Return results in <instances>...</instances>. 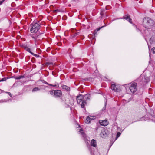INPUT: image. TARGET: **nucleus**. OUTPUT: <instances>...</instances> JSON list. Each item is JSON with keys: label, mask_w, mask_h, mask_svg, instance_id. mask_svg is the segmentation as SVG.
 I'll list each match as a JSON object with an SVG mask.
<instances>
[{"label": "nucleus", "mask_w": 155, "mask_h": 155, "mask_svg": "<svg viewBox=\"0 0 155 155\" xmlns=\"http://www.w3.org/2000/svg\"><path fill=\"white\" fill-rule=\"evenodd\" d=\"M90 97V95L89 94H87L84 96L81 94L77 96V102L81 106L82 108H84L87 103L86 100H89Z\"/></svg>", "instance_id": "nucleus-1"}, {"label": "nucleus", "mask_w": 155, "mask_h": 155, "mask_svg": "<svg viewBox=\"0 0 155 155\" xmlns=\"http://www.w3.org/2000/svg\"><path fill=\"white\" fill-rule=\"evenodd\" d=\"M30 26L31 27V32L32 33L36 34L40 28V23L39 22H33L30 25Z\"/></svg>", "instance_id": "nucleus-2"}, {"label": "nucleus", "mask_w": 155, "mask_h": 155, "mask_svg": "<svg viewBox=\"0 0 155 155\" xmlns=\"http://www.w3.org/2000/svg\"><path fill=\"white\" fill-rule=\"evenodd\" d=\"M154 23V21L149 18H145L143 19V25L146 28H150Z\"/></svg>", "instance_id": "nucleus-3"}, {"label": "nucleus", "mask_w": 155, "mask_h": 155, "mask_svg": "<svg viewBox=\"0 0 155 155\" xmlns=\"http://www.w3.org/2000/svg\"><path fill=\"white\" fill-rule=\"evenodd\" d=\"M139 79L140 80V84L142 85L146 84L150 81L149 77L146 75H141Z\"/></svg>", "instance_id": "nucleus-4"}, {"label": "nucleus", "mask_w": 155, "mask_h": 155, "mask_svg": "<svg viewBox=\"0 0 155 155\" xmlns=\"http://www.w3.org/2000/svg\"><path fill=\"white\" fill-rule=\"evenodd\" d=\"M40 34L38 33L35 34H31L30 36L34 39L35 44L36 45L38 44L39 41H40L39 39Z\"/></svg>", "instance_id": "nucleus-5"}, {"label": "nucleus", "mask_w": 155, "mask_h": 155, "mask_svg": "<svg viewBox=\"0 0 155 155\" xmlns=\"http://www.w3.org/2000/svg\"><path fill=\"white\" fill-rule=\"evenodd\" d=\"M129 88L132 93H134L137 90V83L135 82L131 83L130 86Z\"/></svg>", "instance_id": "nucleus-6"}, {"label": "nucleus", "mask_w": 155, "mask_h": 155, "mask_svg": "<svg viewBox=\"0 0 155 155\" xmlns=\"http://www.w3.org/2000/svg\"><path fill=\"white\" fill-rule=\"evenodd\" d=\"M99 122L101 125L104 126H107L108 124V122L107 120H99Z\"/></svg>", "instance_id": "nucleus-7"}, {"label": "nucleus", "mask_w": 155, "mask_h": 155, "mask_svg": "<svg viewBox=\"0 0 155 155\" xmlns=\"http://www.w3.org/2000/svg\"><path fill=\"white\" fill-rule=\"evenodd\" d=\"M95 118V117L94 116H87L86 120V122L87 123H89L90 122L91 120H94Z\"/></svg>", "instance_id": "nucleus-8"}, {"label": "nucleus", "mask_w": 155, "mask_h": 155, "mask_svg": "<svg viewBox=\"0 0 155 155\" xmlns=\"http://www.w3.org/2000/svg\"><path fill=\"white\" fill-rule=\"evenodd\" d=\"M62 95V92L60 90H55L54 96L55 97H60Z\"/></svg>", "instance_id": "nucleus-9"}, {"label": "nucleus", "mask_w": 155, "mask_h": 155, "mask_svg": "<svg viewBox=\"0 0 155 155\" xmlns=\"http://www.w3.org/2000/svg\"><path fill=\"white\" fill-rule=\"evenodd\" d=\"M42 82L51 86H53L56 88L59 87V84L58 83H56V84L54 85H53L52 84H49L44 80L42 81Z\"/></svg>", "instance_id": "nucleus-10"}, {"label": "nucleus", "mask_w": 155, "mask_h": 155, "mask_svg": "<svg viewBox=\"0 0 155 155\" xmlns=\"http://www.w3.org/2000/svg\"><path fill=\"white\" fill-rule=\"evenodd\" d=\"M111 89L115 92H118V88L115 84H112L111 86Z\"/></svg>", "instance_id": "nucleus-11"}, {"label": "nucleus", "mask_w": 155, "mask_h": 155, "mask_svg": "<svg viewBox=\"0 0 155 155\" xmlns=\"http://www.w3.org/2000/svg\"><path fill=\"white\" fill-rule=\"evenodd\" d=\"M106 12L105 10L104 9L102 10L100 12V14L101 17V18H105L107 16L105 14Z\"/></svg>", "instance_id": "nucleus-12"}, {"label": "nucleus", "mask_w": 155, "mask_h": 155, "mask_svg": "<svg viewBox=\"0 0 155 155\" xmlns=\"http://www.w3.org/2000/svg\"><path fill=\"white\" fill-rule=\"evenodd\" d=\"M123 19H125L128 21L130 23H132V19L130 18V15H126L123 17Z\"/></svg>", "instance_id": "nucleus-13"}, {"label": "nucleus", "mask_w": 155, "mask_h": 155, "mask_svg": "<svg viewBox=\"0 0 155 155\" xmlns=\"http://www.w3.org/2000/svg\"><path fill=\"white\" fill-rule=\"evenodd\" d=\"M91 145L95 147H96L97 146V144L96 141L93 139H92L91 143Z\"/></svg>", "instance_id": "nucleus-14"}, {"label": "nucleus", "mask_w": 155, "mask_h": 155, "mask_svg": "<svg viewBox=\"0 0 155 155\" xmlns=\"http://www.w3.org/2000/svg\"><path fill=\"white\" fill-rule=\"evenodd\" d=\"M62 87L63 89L66 90L67 91H69L70 90V88L69 87L65 85H63L62 86Z\"/></svg>", "instance_id": "nucleus-15"}, {"label": "nucleus", "mask_w": 155, "mask_h": 155, "mask_svg": "<svg viewBox=\"0 0 155 155\" xmlns=\"http://www.w3.org/2000/svg\"><path fill=\"white\" fill-rule=\"evenodd\" d=\"M43 86H39V87H35L32 90V91L33 92H36L40 90L41 89V87Z\"/></svg>", "instance_id": "nucleus-16"}, {"label": "nucleus", "mask_w": 155, "mask_h": 155, "mask_svg": "<svg viewBox=\"0 0 155 155\" xmlns=\"http://www.w3.org/2000/svg\"><path fill=\"white\" fill-rule=\"evenodd\" d=\"M24 49L27 51L28 52H29L31 54H33V53L31 51V49L29 48L28 47L24 46Z\"/></svg>", "instance_id": "nucleus-17"}, {"label": "nucleus", "mask_w": 155, "mask_h": 155, "mask_svg": "<svg viewBox=\"0 0 155 155\" xmlns=\"http://www.w3.org/2000/svg\"><path fill=\"white\" fill-rule=\"evenodd\" d=\"M15 79L19 80L21 78H25V76L23 75H20L18 77H15V76H13V77Z\"/></svg>", "instance_id": "nucleus-18"}, {"label": "nucleus", "mask_w": 155, "mask_h": 155, "mask_svg": "<svg viewBox=\"0 0 155 155\" xmlns=\"http://www.w3.org/2000/svg\"><path fill=\"white\" fill-rule=\"evenodd\" d=\"M79 32H78L75 33H74V34L71 35V39H73L74 38H75L78 35H79Z\"/></svg>", "instance_id": "nucleus-19"}, {"label": "nucleus", "mask_w": 155, "mask_h": 155, "mask_svg": "<svg viewBox=\"0 0 155 155\" xmlns=\"http://www.w3.org/2000/svg\"><path fill=\"white\" fill-rule=\"evenodd\" d=\"M105 132L103 131H102L100 133V136L102 137H105Z\"/></svg>", "instance_id": "nucleus-20"}, {"label": "nucleus", "mask_w": 155, "mask_h": 155, "mask_svg": "<svg viewBox=\"0 0 155 155\" xmlns=\"http://www.w3.org/2000/svg\"><path fill=\"white\" fill-rule=\"evenodd\" d=\"M80 132L81 133V134L83 136V137H85V134L83 132V130L81 129H80Z\"/></svg>", "instance_id": "nucleus-21"}, {"label": "nucleus", "mask_w": 155, "mask_h": 155, "mask_svg": "<svg viewBox=\"0 0 155 155\" xmlns=\"http://www.w3.org/2000/svg\"><path fill=\"white\" fill-rule=\"evenodd\" d=\"M147 120V118L145 116L142 117L141 119V120Z\"/></svg>", "instance_id": "nucleus-22"}, {"label": "nucleus", "mask_w": 155, "mask_h": 155, "mask_svg": "<svg viewBox=\"0 0 155 155\" xmlns=\"http://www.w3.org/2000/svg\"><path fill=\"white\" fill-rule=\"evenodd\" d=\"M104 27V26H102V27H101V28H98L97 30H95L94 31V35H95V34L96 33H97L98 31L100 30V29L101 28H102V27Z\"/></svg>", "instance_id": "nucleus-23"}, {"label": "nucleus", "mask_w": 155, "mask_h": 155, "mask_svg": "<svg viewBox=\"0 0 155 155\" xmlns=\"http://www.w3.org/2000/svg\"><path fill=\"white\" fill-rule=\"evenodd\" d=\"M7 80V78H2L1 80H0V82L1 81H6Z\"/></svg>", "instance_id": "nucleus-24"}, {"label": "nucleus", "mask_w": 155, "mask_h": 155, "mask_svg": "<svg viewBox=\"0 0 155 155\" xmlns=\"http://www.w3.org/2000/svg\"><path fill=\"white\" fill-rule=\"evenodd\" d=\"M54 91L55 90H53L52 91H50V93L51 95L54 94Z\"/></svg>", "instance_id": "nucleus-25"}, {"label": "nucleus", "mask_w": 155, "mask_h": 155, "mask_svg": "<svg viewBox=\"0 0 155 155\" xmlns=\"http://www.w3.org/2000/svg\"><path fill=\"white\" fill-rule=\"evenodd\" d=\"M106 102H105V105H104L103 108V109H102V110H104L106 109Z\"/></svg>", "instance_id": "nucleus-26"}, {"label": "nucleus", "mask_w": 155, "mask_h": 155, "mask_svg": "<svg viewBox=\"0 0 155 155\" xmlns=\"http://www.w3.org/2000/svg\"><path fill=\"white\" fill-rule=\"evenodd\" d=\"M121 134V133L120 132H118L117 134V137L118 138L119 137Z\"/></svg>", "instance_id": "nucleus-27"}, {"label": "nucleus", "mask_w": 155, "mask_h": 155, "mask_svg": "<svg viewBox=\"0 0 155 155\" xmlns=\"http://www.w3.org/2000/svg\"><path fill=\"white\" fill-rule=\"evenodd\" d=\"M33 55L34 56L36 57H38L39 56V55L38 54H35L33 53V54H31Z\"/></svg>", "instance_id": "nucleus-28"}, {"label": "nucleus", "mask_w": 155, "mask_h": 155, "mask_svg": "<svg viewBox=\"0 0 155 155\" xmlns=\"http://www.w3.org/2000/svg\"><path fill=\"white\" fill-rule=\"evenodd\" d=\"M152 50L153 52V53L155 54V47L153 48L152 49Z\"/></svg>", "instance_id": "nucleus-29"}, {"label": "nucleus", "mask_w": 155, "mask_h": 155, "mask_svg": "<svg viewBox=\"0 0 155 155\" xmlns=\"http://www.w3.org/2000/svg\"><path fill=\"white\" fill-rule=\"evenodd\" d=\"M5 0H2L1 1H0V5H1L2 3L4 2L5 1Z\"/></svg>", "instance_id": "nucleus-30"}, {"label": "nucleus", "mask_w": 155, "mask_h": 155, "mask_svg": "<svg viewBox=\"0 0 155 155\" xmlns=\"http://www.w3.org/2000/svg\"><path fill=\"white\" fill-rule=\"evenodd\" d=\"M7 93H8V95L10 96L11 97L12 96H11V93H10V92H6Z\"/></svg>", "instance_id": "nucleus-31"}, {"label": "nucleus", "mask_w": 155, "mask_h": 155, "mask_svg": "<svg viewBox=\"0 0 155 155\" xmlns=\"http://www.w3.org/2000/svg\"><path fill=\"white\" fill-rule=\"evenodd\" d=\"M136 30L137 32H139V31H140V30L138 28H137V27H136Z\"/></svg>", "instance_id": "nucleus-32"}, {"label": "nucleus", "mask_w": 155, "mask_h": 155, "mask_svg": "<svg viewBox=\"0 0 155 155\" xmlns=\"http://www.w3.org/2000/svg\"><path fill=\"white\" fill-rule=\"evenodd\" d=\"M55 11V12H58V10H56Z\"/></svg>", "instance_id": "nucleus-33"}, {"label": "nucleus", "mask_w": 155, "mask_h": 155, "mask_svg": "<svg viewBox=\"0 0 155 155\" xmlns=\"http://www.w3.org/2000/svg\"><path fill=\"white\" fill-rule=\"evenodd\" d=\"M92 151H91V154H92Z\"/></svg>", "instance_id": "nucleus-34"}]
</instances>
